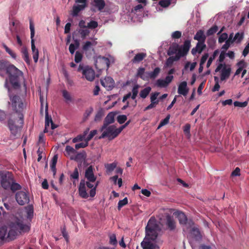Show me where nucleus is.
Listing matches in <instances>:
<instances>
[{
  "label": "nucleus",
  "instance_id": "obj_1",
  "mask_svg": "<svg viewBox=\"0 0 249 249\" xmlns=\"http://www.w3.org/2000/svg\"><path fill=\"white\" fill-rule=\"evenodd\" d=\"M9 227L10 230L6 238L5 236L7 234V227H0V244H2L5 239L8 241L14 240L19 233L28 232L30 230V227L24 224L23 221L19 219H17L15 221L10 222Z\"/></svg>",
  "mask_w": 249,
  "mask_h": 249
},
{
  "label": "nucleus",
  "instance_id": "obj_2",
  "mask_svg": "<svg viewBox=\"0 0 249 249\" xmlns=\"http://www.w3.org/2000/svg\"><path fill=\"white\" fill-rule=\"evenodd\" d=\"M5 72L8 75L9 82L12 88L15 89H19L20 88L19 80L21 77H23V72L14 65L8 63Z\"/></svg>",
  "mask_w": 249,
  "mask_h": 249
},
{
  "label": "nucleus",
  "instance_id": "obj_3",
  "mask_svg": "<svg viewBox=\"0 0 249 249\" xmlns=\"http://www.w3.org/2000/svg\"><path fill=\"white\" fill-rule=\"evenodd\" d=\"M151 219L149 220L145 228L146 236L145 239L141 243L143 249H155V245L151 241L155 240L158 236V233L156 230V225H151Z\"/></svg>",
  "mask_w": 249,
  "mask_h": 249
},
{
  "label": "nucleus",
  "instance_id": "obj_4",
  "mask_svg": "<svg viewBox=\"0 0 249 249\" xmlns=\"http://www.w3.org/2000/svg\"><path fill=\"white\" fill-rule=\"evenodd\" d=\"M4 87L8 89L9 96L11 102L13 109L15 110L16 113H18V114L19 113H21V112L23 109V104L19 96L16 95H12L11 94V89L9 86L8 85V80L7 79L5 81Z\"/></svg>",
  "mask_w": 249,
  "mask_h": 249
},
{
  "label": "nucleus",
  "instance_id": "obj_5",
  "mask_svg": "<svg viewBox=\"0 0 249 249\" xmlns=\"http://www.w3.org/2000/svg\"><path fill=\"white\" fill-rule=\"evenodd\" d=\"M16 120H13L12 119H9L8 121V126L9 129L10 130L11 135H13L14 137L16 136L18 128L20 127H22L24 120H23V115L22 113L18 114V119L17 121V123H18V125H17L16 124Z\"/></svg>",
  "mask_w": 249,
  "mask_h": 249
},
{
  "label": "nucleus",
  "instance_id": "obj_6",
  "mask_svg": "<svg viewBox=\"0 0 249 249\" xmlns=\"http://www.w3.org/2000/svg\"><path fill=\"white\" fill-rule=\"evenodd\" d=\"M77 71L81 72L83 76H84L85 78L89 81H92L95 79L94 71L88 66H85L83 64H80L77 69Z\"/></svg>",
  "mask_w": 249,
  "mask_h": 249
},
{
  "label": "nucleus",
  "instance_id": "obj_7",
  "mask_svg": "<svg viewBox=\"0 0 249 249\" xmlns=\"http://www.w3.org/2000/svg\"><path fill=\"white\" fill-rule=\"evenodd\" d=\"M13 181H14V178L11 173L8 172L7 173L2 174L1 175V185L5 190H9Z\"/></svg>",
  "mask_w": 249,
  "mask_h": 249
},
{
  "label": "nucleus",
  "instance_id": "obj_8",
  "mask_svg": "<svg viewBox=\"0 0 249 249\" xmlns=\"http://www.w3.org/2000/svg\"><path fill=\"white\" fill-rule=\"evenodd\" d=\"M95 65L96 69L100 71L105 69L107 70L109 67L110 60L107 57L99 56L95 61Z\"/></svg>",
  "mask_w": 249,
  "mask_h": 249
},
{
  "label": "nucleus",
  "instance_id": "obj_9",
  "mask_svg": "<svg viewBox=\"0 0 249 249\" xmlns=\"http://www.w3.org/2000/svg\"><path fill=\"white\" fill-rule=\"evenodd\" d=\"M104 130L102 135L99 137L100 139L107 137L108 140H112L118 136V134L116 133V126L114 125L107 126Z\"/></svg>",
  "mask_w": 249,
  "mask_h": 249
},
{
  "label": "nucleus",
  "instance_id": "obj_10",
  "mask_svg": "<svg viewBox=\"0 0 249 249\" xmlns=\"http://www.w3.org/2000/svg\"><path fill=\"white\" fill-rule=\"evenodd\" d=\"M16 199L20 205H24L29 203L30 200L28 194L23 191H19L16 193Z\"/></svg>",
  "mask_w": 249,
  "mask_h": 249
},
{
  "label": "nucleus",
  "instance_id": "obj_11",
  "mask_svg": "<svg viewBox=\"0 0 249 249\" xmlns=\"http://www.w3.org/2000/svg\"><path fill=\"white\" fill-rule=\"evenodd\" d=\"M177 216L180 225H188L189 227H192L194 224V222L191 219H188L186 215L183 212H178Z\"/></svg>",
  "mask_w": 249,
  "mask_h": 249
},
{
  "label": "nucleus",
  "instance_id": "obj_12",
  "mask_svg": "<svg viewBox=\"0 0 249 249\" xmlns=\"http://www.w3.org/2000/svg\"><path fill=\"white\" fill-rule=\"evenodd\" d=\"M191 46V40L189 39L185 40L183 45L180 46H179L178 53L182 56H186L188 54Z\"/></svg>",
  "mask_w": 249,
  "mask_h": 249
},
{
  "label": "nucleus",
  "instance_id": "obj_13",
  "mask_svg": "<svg viewBox=\"0 0 249 249\" xmlns=\"http://www.w3.org/2000/svg\"><path fill=\"white\" fill-rule=\"evenodd\" d=\"M165 224L167 229L170 231H174L176 229V222L173 216L169 214H167L165 216Z\"/></svg>",
  "mask_w": 249,
  "mask_h": 249
},
{
  "label": "nucleus",
  "instance_id": "obj_14",
  "mask_svg": "<svg viewBox=\"0 0 249 249\" xmlns=\"http://www.w3.org/2000/svg\"><path fill=\"white\" fill-rule=\"evenodd\" d=\"M30 29L31 31V49L32 53H35L36 52H38L37 49L36 48L35 44V39H34L35 31V27L33 21L31 19L30 20Z\"/></svg>",
  "mask_w": 249,
  "mask_h": 249
},
{
  "label": "nucleus",
  "instance_id": "obj_15",
  "mask_svg": "<svg viewBox=\"0 0 249 249\" xmlns=\"http://www.w3.org/2000/svg\"><path fill=\"white\" fill-rule=\"evenodd\" d=\"M85 177L88 180L91 182H95L96 177L94 174L93 168L91 165L89 166L86 169L85 171Z\"/></svg>",
  "mask_w": 249,
  "mask_h": 249
},
{
  "label": "nucleus",
  "instance_id": "obj_16",
  "mask_svg": "<svg viewBox=\"0 0 249 249\" xmlns=\"http://www.w3.org/2000/svg\"><path fill=\"white\" fill-rule=\"evenodd\" d=\"M115 114L113 112L109 113L105 118L101 130L103 131L109 124L114 123Z\"/></svg>",
  "mask_w": 249,
  "mask_h": 249
},
{
  "label": "nucleus",
  "instance_id": "obj_17",
  "mask_svg": "<svg viewBox=\"0 0 249 249\" xmlns=\"http://www.w3.org/2000/svg\"><path fill=\"white\" fill-rule=\"evenodd\" d=\"M190 236L196 241H200L202 239L199 230L196 227H193L189 232Z\"/></svg>",
  "mask_w": 249,
  "mask_h": 249
},
{
  "label": "nucleus",
  "instance_id": "obj_18",
  "mask_svg": "<svg viewBox=\"0 0 249 249\" xmlns=\"http://www.w3.org/2000/svg\"><path fill=\"white\" fill-rule=\"evenodd\" d=\"M78 192L79 196L83 198H87L89 196L85 186V181L82 179L80 182Z\"/></svg>",
  "mask_w": 249,
  "mask_h": 249
},
{
  "label": "nucleus",
  "instance_id": "obj_19",
  "mask_svg": "<svg viewBox=\"0 0 249 249\" xmlns=\"http://www.w3.org/2000/svg\"><path fill=\"white\" fill-rule=\"evenodd\" d=\"M189 92V89L187 88V83L186 81L181 82L178 87V94L185 96Z\"/></svg>",
  "mask_w": 249,
  "mask_h": 249
},
{
  "label": "nucleus",
  "instance_id": "obj_20",
  "mask_svg": "<svg viewBox=\"0 0 249 249\" xmlns=\"http://www.w3.org/2000/svg\"><path fill=\"white\" fill-rule=\"evenodd\" d=\"M206 48V45L205 43L197 42L196 46L192 49L191 53L193 55H196V53L200 54Z\"/></svg>",
  "mask_w": 249,
  "mask_h": 249
},
{
  "label": "nucleus",
  "instance_id": "obj_21",
  "mask_svg": "<svg viewBox=\"0 0 249 249\" xmlns=\"http://www.w3.org/2000/svg\"><path fill=\"white\" fill-rule=\"evenodd\" d=\"M101 85L105 88L111 89L113 87L114 81L111 77H106L103 80H101Z\"/></svg>",
  "mask_w": 249,
  "mask_h": 249
},
{
  "label": "nucleus",
  "instance_id": "obj_22",
  "mask_svg": "<svg viewBox=\"0 0 249 249\" xmlns=\"http://www.w3.org/2000/svg\"><path fill=\"white\" fill-rule=\"evenodd\" d=\"M231 72V68H226V65L224 64V67L221 71L220 80L223 81L229 78Z\"/></svg>",
  "mask_w": 249,
  "mask_h": 249
},
{
  "label": "nucleus",
  "instance_id": "obj_23",
  "mask_svg": "<svg viewBox=\"0 0 249 249\" xmlns=\"http://www.w3.org/2000/svg\"><path fill=\"white\" fill-rule=\"evenodd\" d=\"M147 56L145 53H137L133 58L131 60V62L133 64H138L142 62Z\"/></svg>",
  "mask_w": 249,
  "mask_h": 249
},
{
  "label": "nucleus",
  "instance_id": "obj_24",
  "mask_svg": "<svg viewBox=\"0 0 249 249\" xmlns=\"http://www.w3.org/2000/svg\"><path fill=\"white\" fill-rule=\"evenodd\" d=\"M194 39L197 40V42L205 43L206 36L204 35V31L202 30H198L195 35Z\"/></svg>",
  "mask_w": 249,
  "mask_h": 249
},
{
  "label": "nucleus",
  "instance_id": "obj_25",
  "mask_svg": "<svg viewBox=\"0 0 249 249\" xmlns=\"http://www.w3.org/2000/svg\"><path fill=\"white\" fill-rule=\"evenodd\" d=\"M160 72V69L159 67L155 68L152 71L146 72L145 74L147 75V80L155 79L158 77Z\"/></svg>",
  "mask_w": 249,
  "mask_h": 249
},
{
  "label": "nucleus",
  "instance_id": "obj_26",
  "mask_svg": "<svg viewBox=\"0 0 249 249\" xmlns=\"http://www.w3.org/2000/svg\"><path fill=\"white\" fill-rule=\"evenodd\" d=\"M21 53L22 54V58L27 65H30L31 64V60L29 56L28 50L26 47H22L21 48Z\"/></svg>",
  "mask_w": 249,
  "mask_h": 249
},
{
  "label": "nucleus",
  "instance_id": "obj_27",
  "mask_svg": "<svg viewBox=\"0 0 249 249\" xmlns=\"http://www.w3.org/2000/svg\"><path fill=\"white\" fill-rule=\"evenodd\" d=\"M86 153L85 151L78 153L74 157H71V159L75 161H82L85 160L86 158Z\"/></svg>",
  "mask_w": 249,
  "mask_h": 249
},
{
  "label": "nucleus",
  "instance_id": "obj_28",
  "mask_svg": "<svg viewBox=\"0 0 249 249\" xmlns=\"http://www.w3.org/2000/svg\"><path fill=\"white\" fill-rule=\"evenodd\" d=\"M94 5L100 11H102L106 6L104 0H93Z\"/></svg>",
  "mask_w": 249,
  "mask_h": 249
},
{
  "label": "nucleus",
  "instance_id": "obj_29",
  "mask_svg": "<svg viewBox=\"0 0 249 249\" xmlns=\"http://www.w3.org/2000/svg\"><path fill=\"white\" fill-rule=\"evenodd\" d=\"M84 9V6H81L79 4L74 5L72 7L71 15L73 17H76L79 13Z\"/></svg>",
  "mask_w": 249,
  "mask_h": 249
},
{
  "label": "nucleus",
  "instance_id": "obj_30",
  "mask_svg": "<svg viewBox=\"0 0 249 249\" xmlns=\"http://www.w3.org/2000/svg\"><path fill=\"white\" fill-rule=\"evenodd\" d=\"M233 34L231 33L229 37L227 38V39L226 41L225 44H224L222 47V49H224L225 50H227L229 49L230 47L231 44L233 43L234 42L233 39Z\"/></svg>",
  "mask_w": 249,
  "mask_h": 249
},
{
  "label": "nucleus",
  "instance_id": "obj_31",
  "mask_svg": "<svg viewBox=\"0 0 249 249\" xmlns=\"http://www.w3.org/2000/svg\"><path fill=\"white\" fill-rule=\"evenodd\" d=\"M145 72V68L143 67L139 68L137 72L136 76L138 77L141 78L143 80H147V75H145L144 74Z\"/></svg>",
  "mask_w": 249,
  "mask_h": 249
},
{
  "label": "nucleus",
  "instance_id": "obj_32",
  "mask_svg": "<svg viewBox=\"0 0 249 249\" xmlns=\"http://www.w3.org/2000/svg\"><path fill=\"white\" fill-rule=\"evenodd\" d=\"M57 159H58L57 155H55L53 157V158L52 160V161H51V164L50 166H51V169L52 171L53 172V176H54L55 175L56 173V164L57 163Z\"/></svg>",
  "mask_w": 249,
  "mask_h": 249
},
{
  "label": "nucleus",
  "instance_id": "obj_33",
  "mask_svg": "<svg viewBox=\"0 0 249 249\" xmlns=\"http://www.w3.org/2000/svg\"><path fill=\"white\" fill-rule=\"evenodd\" d=\"M93 111V109L91 107H90L87 108L85 110V111L83 114V122H86L89 119V117L90 116V115L92 113Z\"/></svg>",
  "mask_w": 249,
  "mask_h": 249
},
{
  "label": "nucleus",
  "instance_id": "obj_34",
  "mask_svg": "<svg viewBox=\"0 0 249 249\" xmlns=\"http://www.w3.org/2000/svg\"><path fill=\"white\" fill-rule=\"evenodd\" d=\"M151 90V88L150 87H147L144 88L141 91L140 93V97L143 99L145 98L149 94Z\"/></svg>",
  "mask_w": 249,
  "mask_h": 249
},
{
  "label": "nucleus",
  "instance_id": "obj_35",
  "mask_svg": "<svg viewBox=\"0 0 249 249\" xmlns=\"http://www.w3.org/2000/svg\"><path fill=\"white\" fill-rule=\"evenodd\" d=\"M21 189V185L15 182V180L13 181L12 183L10 185V188H9V190H10L12 192H15L16 191L20 190Z\"/></svg>",
  "mask_w": 249,
  "mask_h": 249
},
{
  "label": "nucleus",
  "instance_id": "obj_36",
  "mask_svg": "<svg viewBox=\"0 0 249 249\" xmlns=\"http://www.w3.org/2000/svg\"><path fill=\"white\" fill-rule=\"evenodd\" d=\"M53 122L52 118L51 116H49L48 112V105H47L46 106V113H45V126L48 127L50 125V123H51Z\"/></svg>",
  "mask_w": 249,
  "mask_h": 249
},
{
  "label": "nucleus",
  "instance_id": "obj_37",
  "mask_svg": "<svg viewBox=\"0 0 249 249\" xmlns=\"http://www.w3.org/2000/svg\"><path fill=\"white\" fill-rule=\"evenodd\" d=\"M179 48V45L178 44H176L174 46H172L170 47L168 52V54L169 55H173L175 53H177L178 52Z\"/></svg>",
  "mask_w": 249,
  "mask_h": 249
},
{
  "label": "nucleus",
  "instance_id": "obj_38",
  "mask_svg": "<svg viewBox=\"0 0 249 249\" xmlns=\"http://www.w3.org/2000/svg\"><path fill=\"white\" fill-rule=\"evenodd\" d=\"M7 62L6 61L1 60H0V75L2 76H3V73L5 71Z\"/></svg>",
  "mask_w": 249,
  "mask_h": 249
},
{
  "label": "nucleus",
  "instance_id": "obj_39",
  "mask_svg": "<svg viewBox=\"0 0 249 249\" xmlns=\"http://www.w3.org/2000/svg\"><path fill=\"white\" fill-rule=\"evenodd\" d=\"M96 42H91L90 41H86L83 46L82 49L84 51H87L92 48L93 46H95Z\"/></svg>",
  "mask_w": 249,
  "mask_h": 249
},
{
  "label": "nucleus",
  "instance_id": "obj_40",
  "mask_svg": "<svg viewBox=\"0 0 249 249\" xmlns=\"http://www.w3.org/2000/svg\"><path fill=\"white\" fill-rule=\"evenodd\" d=\"M219 53L218 50H216L214 51L213 55L209 58L207 63V67L209 68L211 65L212 64V62L215 59L216 56Z\"/></svg>",
  "mask_w": 249,
  "mask_h": 249
},
{
  "label": "nucleus",
  "instance_id": "obj_41",
  "mask_svg": "<svg viewBox=\"0 0 249 249\" xmlns=\"http://www.w3.org/2000/svg\"><path fill=\"white\" fill-rule=\"evenodd\" d=\"M117 163L114 162L111 163H108L105 165V167L107 169V171L108 172H111L113 171L117 167Z\"/></svg>",
  "mask_w": 249,
  "mask_h": 249
},
{
  "label": "nucleus",
  "instance_id": "obj_42",
  "mask_svg": "<svg viewBox=\"0 0 249 249\" xmlns=\"http://www.w3.org/2000/svg\"><path fill=\"white\" fill-rule=\"evenodd\" d=\"M156 85L159 88H166L168 85L164 79H159L157 80Z\"/></svg>",
  "mask_w": 249,
  "mask_h": 249
},
{
  "label": "nucleus",
  "instance_id": "obj_43",
  "mask_svg": "<svg viewBox=\"0 0 249 249\" xmlns=\"http://www.w3.org/2000/svg\"><path fill=\"white\" fill-rule=\"evenodd\" d=\"M218 28L217 25H214L210 28L206 33V35L207 36H210L213 35L215 33L217 32L218 31Z\"/></svg>",
  "mask_w": 249,
  "mask_h": 249
},
{
  "label": "nucleus",
  "instance_id": "obj_44",
  "mask_svg": "<svg viewBox=\"0 0 249 249\" xmlns=\"http://www.w3.org/2000/svg\"><path fill=\"white\" fill-rule=\"evenodd\" d=\"M89 130V129H88L87 130H86L84 132V134L83 135H78L76 137L74 138L73 140H72V142H80V141H83V140L84 139V138H85V136L87 135V134L88 133V131Z\"/></svg>",
  "mask_w": 249,
  "mask_h": 249
},
{
  "label": "nucleus",
  "instance_id": "obj_45",
  "mask_svg": "<svg viewBox=\"0 0 249 249\" xmlns=\"http://www.w3.org/2000/svg\"><path fill=\"white\" fill-rule=\"evenodd\" d=\"M243 37H244V33L243 32H242V33L238 32L235 34L234 37L233 38V39L234 41H236V42L239 43L243 39Z\"/></svg>",
  "mask_w": 249,
  "mask_h": 249
},
{
  "label": "nucleus",
  "instance_id": "obj_46",
  "mask_svg": "<svg viewBox=\"0 0 249 249\" xmlns=\"http://www.w3.org/2000/svg\"><path fill=\"white\" fill-rule=\"evenodd\" d=\"M27 217L31 219L33 216L34 209L32 205H29L27 208Z\"/></svg>",
  "mask_w": 249,
  "mask_h": 249
},
{
  "label": "nucleus",
  "instance_id": "obj_47",
  "mask_svg": "<svg viewBox=\"0 0 249 249\" xmlns=\"http://www.w3.org/2000/svg\"><path fill=\"white\" fill-rule=\"evenodd\" d=\"M140 86L139 85L137 84V85H135L133 89H132V94H131V98L133 99V100H134L135 99V98H136L137 96V94L138 93V89L139 88Z\"/></svg>",
  "mask_w": 249,
  "mask_h": 249
},
{
  "label": "nucleus",
  "instance_id": "obj_48",
  "mask_svg": "<svg viewBox=\"0 0 249 249\" xmlns=\"http://www.w3.org/2000/svg\"><path fill=\"white\" fill-rule=\"evenodd\" d=\"M104 113L103 110L101 108L99 110L95 115L94 120L95 121H100L102 118L104 116Z\"/></svg>",
  "mask_w": 249,
  "mask_h": 249
},
{
  "label": "nucleus",
  "instance_id": "obj_49",
  "mask_svg": "<svg viewBox=\"0 0 249 249\" xmlns=\"http://www.w3.org/2000/svg\"><path fill=\"white\" fill-rule=\"evenodd\" d=\"M170 118V115L168 114L163 120H161L158 127V128H160L161 127L169 123V119Z\"/></svg>",
  "mask_w": 249,
  "mask_h": 249
},
{
  "label": "nucleus",
  "instance_id": "obj_50",
  "mask_svg": "<svg viewBox=\"0 0 249 249\" xmlns=\"http://www.w3.org/2000/svg\"><path fill=\"white\" fill-rule=\"evenodd\" d=\"M62 96L67 101H71L72 99L70 93L66 90H63L62 91Z\"/></svg>",
  "mask_w": 249,
  "mask_h": 249
},
{
  "label": "nucleus",
  "instance_id": "obj_51",
  "mask_svg": "<svg viewBox=\"0 0 249 249\" xmlns=\"http://www.w3.org/2000/svg\"><path fill=\"white\" fill-rule=\"evenodd\" d=\"M5 51L13 58H16V54L10 48H9L5 44L2 45Z\"/></svg>",
  "mask_w": 249,
  "mask_h": 249
},
{
  "label": "nucleus",
  "instance_id": "obj_52",
  "mask_svg": "<svg viewBox=\"0 0 249 249\" xmlns=\"http://www.w3.org/2000/svg\"><path fill=\"white\" fill-rule=\"evenodd\" d=\"M191 125L189 124H186L183 127V132L184 134L188 137H190Z\"/></svg>",
  "mask_w": 249,
  "mask_h": 249
},
{
  "label": "nucleus",
  "instance_id": "obj_53",
  "mask_svg": "<svg viewBox=\"0 0 249 249\" xmlns=\"http://www.w3.org/2000/svg\"><path fill=\"white\" fill-rule=\"evenodd\" d=\"M127 203L128 199L127 197H125L123 199L120 200L118 203V209L120 210L121 208L126 205Z\"/></svg>",
  "mask_w": 249,
  "mask_h": 249
},
{
  "label": "nucleus",
  "instance_id": "obj_54",
  "mask_svg": "<svg viewBox=\"0 0 249 249\" xmlns=\"http://www.w3.org/2000/svg\"><path fill=\"white\" fill-rule=\"evenodd\" d=\"M79 33L81 35V38L84 39L89 35V31L88 29H80L79 31Z\"/></svg>",
  "mask_w": 249,
  "mask_h": 249
},
{
  "label": "nucleus",
  "instance_id": "obj_55",
  "mask_svg": "<svg viewBox=\"0 0 249 249\" xmlns=\"http://www.w3.org/2000/svg\"><path fill=\"white\" fill-rule=\"evenodd\" d=\"M83 58L82 54L78 51H77L75 54L74 61L78 63L81 62Z\"/></svg>",
  "mask_w": 249,
  "mask_h": 249
},
{
  "label": "nucleus",
  "instance_id": "obj_56",
  "mask_svg": "<svg viewBox=\"0 0 249 249\" xmlns=\"http://www.w3.org/2000/svg\"><path fill=\"white\" fill-rule=\"evenodd\" d=\"M235 107H245L247 106L248 104V101H245L243 102H240L239 101H235L233 103Z\"/></svg>",
  "mask_w": 249,
  "mask_h": 249
},
{
  "label": "nucleus",
  "instance_id": "obj_57",
  "mask_svg": "<svg viewBox=\"0 0 249 249\" xmlns=\"http://www.w3.org/2000/svg\"><path fill=\"white\" fill-rule=\"evenodd\" d=\"M159 94L160 93L158 92H155L154 93H152L150 96V101L157 102L158 103H159V100L157 99V98Z\"/></svg>",
  "mask_w": 249,
  "mask_h": 249
},
{
  "label": "nucleus",
  "instance_id": "obj_58",
  "mask_svg": "<svg viewBox=\"0 0 249 249\" xmlns=\"http://www.w3.org/2000/svg\"><path fill=\"white\" fill-rule=\"evenodd\" d=\"M228 37V34L226 33L221 34L219 37L218 42L219 43H222L225 41H226Z\"/></svg>",
  "mask_w": 249,
  "mask_h": 249
},
{
  "label": "nucleus",
  "instance_id": "obj_59",
  "mask_svg": "<svg viewBox=\"0 0 249 249\" xmlns=\"http://www.w3.org/2000/svg\"><path fill=\"white\" fill-rule=\"evenodd\" d=\"M88 145V142L85 140L84 142H80L77 144H76L75 145V148L76 149H78L80 148H85Z\"/></svg>",
  "mask_w": 249,
  "mask_h": 249
},
{
  "label": "nucleus",
  "instance_id": "obj_60",
  "mask_svg": "<svg viewBox=\"0 0 249 249\" xmlns=\"http://www.w3.org/2000/svg\"><path fill=\"white\" fill-rule=\"evenodd\" d=\"M117 119L120 124H123L127 120V117L125 115H121L117 117Z\"/></svg>",
  "mask_w": 249,
  "mask_h": 249
},
{
  "label": "nucleus",
  "instance_id": "obj_61",
  "mask_svg": "<svg viewBox=\"0 0 249 249\" xmlns=\"http://www.w3.org/2000/svg\"><path fill=\"white\" fill-rule=\"evenodd\" d=\"M171 4L170 0H161L159 2V4L162 7H167Z\"/></svg>",
  "mask_w": 249,
  "mask_h": 249
},
{
  "label": "nucleus",
  "instance_id": "obj_62",
  "mask_svg": "<svg viewBox=\"0 0 249 249\" xmlns=\"http://www.w3.org/2000/svg\"><path fill=\"white\" fill-rule=\"evenodd\" d=\"M71 178L73 179H78L79 178V172L77 167L74 169L73 172L71 175Z\"/></svg>",
  "mask_w": 249,
  "mask_h": 249
},
{
  "label": "nucleus",
  "instance_id": "obj_63",
  "mask_svg": "<svg viewBox=\"0 0 249 249\" xmlns=\"http://www.w3.org/2000/svg\"><path fill=\"white\" fill-rule=\"evenodd\" d=\"M98 26V23L96 21L92 20L87 25V28L89 29H95Z\"/></svg>",
  "mask_w": 249,
  "mask_h": 249
},
{
  "label": "nucleus",
  "instance_id": "obj_64",
  "mask_svg": "<svg viewBox=\"0 0 249 249\" xmlns=\"http://www.w3.org/2000/svg\"><path fill=\"white\" fill-rule=\"evenodd\" d=\"M61 232L63 236L65 239L66 241L68 242L69 241V235L68 233L66 231V229L65 226L61 228Z\"/></svg>",
  "mask_w": 249,
  "mask_h": 249
}]
</instances>
